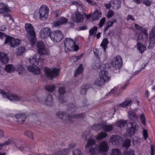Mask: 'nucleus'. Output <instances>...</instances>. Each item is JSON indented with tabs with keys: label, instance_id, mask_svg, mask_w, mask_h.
<instances>
[{
	"label": "nucleus",
	"instance_id": "43",
	"mask_svg": "<svg viewBox=\"0 0 155 155\" xmlns=\"http://www.w3.org/2000/svg\"><path fill=\"white\" fill-rule=\"evenodd\" d=\"M130 145V140L129 139L125 140L123 143V146L126 148L129 147Z\"/></svg>",
	"mask_w": 155,
	"mask_h": 155
},
{
	"label": "nucleus",
	"instance_id": "13",
	"mask_svg": "<svg viewBox=\"0 0 155 155\" xmlns=\"http://www.w3.org/2000/svg\"><path fill=\"white\" fill-rule=\"evenodd\" d=\"M39 14L40 19L44 20L48 17V8L44 5L40 9Z\"/></svg>",
	"mask_w": 155,
	"mask_h": 155
},
{
	"label": "nucleus",
	"instance_id": "28",
	"mask_svg": "<svg viewBox=\"0 0 155 155\" xmlns=\"http://www.w3.org/2000/svg\"><path fill=\"white\" fill-rule=\"evenodd\" d=\"M56 117L57 118L64 121L66 120L68 115L65 112H58L56 113Z\"/></svg>",
	"mask_w": 155,
	"mask_h": 155
},
{
	"label": "nucleus",
	"instance_id": "59",
	"mask_svg": "<svg viewBox=\"0 0 155 155\" xmlns=\"http://www.w3.org/2000/svg\"><path fill=\"white\" fill-rule=\"evenodd\" d=\"M13 142V141L11 140H8L5 142L4 143L2 144L3 147L5 145H7L10 144H12Z\"/></svg>",
	"mask_w": 155,
	"mask_h": 155
},
{
	"label": "nucleus",
	"instance_id": "11",
	"mask_svg": "<svg viewBox=\"0 0 155 155\" xmlns=\"http://www.w3.org/2000/svg\"><path fill=\"white\" fill-rule=\"evenodd\" d=\"M63 37V35L61 31L57 30L51 32L50 36L51 39L53 42L60 41Z\"/></svg>",
	"mask_w": 155,
	"mask_h": 155
},
{
	"label": "nucleus",
	"instance_id": "35",
	"mask_svg": "<svg viewBox=\"0 0 155 155\" xmlns=\"http://www.w3.org/2000/svg\"><path fill=\"white\" fill-rule=\"evenodd\" d=\"M110 153V155H121V152L120 149H111Z\"/></svg>",
	"mask_w": 155,
	"mask_h": 155
},
{
	"label": "nucleus",
	"instance_id": "26",
	"mask_svg": "<svg viewBox=\"0 0 155 155\" xmlns=\"http://www.w3.org/2000/svg\"><path fill=\"white\" fill-rule=\"evenodd\" d=\"M101 16V13L100 11L97 10L95 11L92 14V21L98 20Z\"/></svg>",
	"mask_w": 155,
	"mask_h": 155
},
{
	"label": "nucleus",
	"instance_id": "19",
	"mask_svg": "<svg viewBox=\"0 0 155 155\" xmlns=\"http://www.w3.org/2000/svg\"><path fill=\"white\" fill-rule=\"evenodd\" d=\"M147 40H145V39L143 41L142 40L138 41H137V43L136 47L140 53L141 54L143 53V52L146 50V46L142 44L141 43L139 42V41H145Z\"/></svg>",
	"mask_w": 155,
	"mask_h": 155
},
{
	"label": "nucleus",
	"instance_id": "48",
	"mask_svg": "<svg viewBox=\"0 0 155 155\" xmlns=\"http://www.w3.org/2000/svg\"><path fill=\"white\" fill-rule=\"evenodd\" d=\"M116 19L112 18L110 21H108L106 23L110 27H111L113 26L114 23L116 22Z\"/></svg>",
	"mask_w": 155,
	"mask_h": 155
},
{
	"label": "nucleus",
	"instance_id": "9",
	"mask_svg": "<svg viewBox=\"0 0 155 155\" xmlns=\"http://www.w3.org/2000/svg\"><path fill=\"white\" fill-rule=\"evenodd\" d=\"M37 46L38 48V51L40 55L41 54L49 55L50 51L49 49L45 48L44 43L41 41H38L37 42Z\"/></svg>",
	"mask_w": 155,
	"mask_h": 155
},
{
	"label": "nucleus",
	"instance_id": "40",
	"mask_svg": "<svg viewBox=\"0 0 155 155\" xmlns=\"http://www.w3.org/2000/svg\"><path fill=\"white\" fill-rule=\"evenodd\" d=\"M0 12L7 11L9 10L8 7L5 4L2 2H0Z\"/></svg>",
	"mask_w": 155,
	"mask_h": 155
},
{
	"label": "nucleus",
	"instance_id": "39",
	"mask_svg": "<svg viewBox=\"0 0 155 155\" xmlns=\"http://www.w3.org/2000/svg\"><path fill=\"white\" fill-rule=\"evenodd\" d=\"M91 67L94 69H97L99 68L100 70H101L104 68V64L101 65L100 64L97 63H94L92 64Z\"/></svg>",
	"mask_w": 155,
	"mask_h": 155
},
{
	"label": "nucleus",
	"instance_id": "23",
	"mask_svg": "<svg viewBox=\"0 0 155 155\" xmlns=\"http://www.w3.org/2000/svg\"><path fill=\"white\" fill-rule=\"evenodd\" d=\"M15 117L18 122L21 124H23L26 118V115L24 113L17 114L15 115Z\"/></svg>",
	"mask_w": 155,
	"mask_h": 155
},
{
	"label": "nucleus",
	"instance_id": "50",
	"mask_svg": "<svg viewBox=\"0 0 155 155\" xmlns=\"http://www.w3.org/2000/svg\"><path fill=\"white\" fill-rule=\"evenodd\" d=\"M102 125H103L101 124H95L93 126V128L94 130H98L101 128H102Z\"/></svg>",
	"mask_w": 155,
	"mask_h": 155
},
{
	"label": "nucleus",
	"instance_id": "56",
	"mask_svg": "<svg viewBox=\"0 0 155 155\" xmlns=\"http://www.w3.org/2000/svg\"><path fill=\"white\" fill-rule=\"evenodd\" d=\"M58 92L59 94L61 95L64 94L65 92V88L63 87H60L58 89Z\"/></svg>",
	"mask_w": 155,
	"mask_h": 155
},
{
	"label": "nucleus",
	"instance_id": "21",
	"mask_svg": "<svg viewBox=\"0 0 155 155\" xmlns=\"http://www.w3.org/2000/svg\"><path fill=\"white\" fill-rule=\"evenodd\" d=\"M121 140V138L120 136L112 135L110 137V142H111L113 144L117 145Z\"/></svg>",
	"mask_w": 155,
	"mask_h": 155
},
{
	"label": "nucleus",
	"instance_id": "42",
	"mask_svg": "<svg viewBox=\"0 0 155 155\" xmlns=\"http://www.w3.org/2000/svg\"><path fill=\"white\" fill-rule=\"evenodd\" d=\"M107 136V134L104 132H102L98 134L96 137L97 140H100L106 137Z\"/></svg>",
	"mask_w": 155,
	"mask_h": 155
},
{
	"label": "nucleus",
	"instance_id": "44",
	"mask_svg": "<svg viewBox=\"0 0 155 155\" xmlns=\"http://www.w3.org/2000/svg\"><path fill=\"white\" fill-rule=\"evenodd\" d=\"M10 12V10L7 11H4L0 12V14H2L3 15V16L5 17H9V20H12L13 21H14V20L12 19V17L8 13V12Z\"/></svg>",
	"mask_w": 155,
	"mask_h": 155
},
{
	"label": "nucleus",
	"instance_id": "41",
	"mask_svg": "<svg viewBox=\"0 0 155 155\" xmlns=\"http://www.w3.org/2000/svg\"><path fill=\"white\" fill-rule=\"evenodd\" d=\"M55 87L54 85H48L45 86V89L48 91L52 92L54 91Z\"/></svg>",
	"mask_w": 155,
	"mask_h": 155
},
{
	"label": "nucleus",
	"instance_id": "58",
	"mask_svg": "<svg viewBox=\"0 0 155 155\" xmlns=\"http://www.w3.org/2000/svg\"><path fill=\"white\" fill-rule=\"evenodd\" d=\"M152 1L151 0H144L143 3L146 6H149L151 5Z\"/></svg>",
	"mask_w": 155,
	"mask_h": 155
},
{
	"label": "nucleus",
	"instance_id": "22",
	"mask_svg": "<svg viewBox=\"0 0 155 155\" xmlns=\"http://www.w3.org/2000/svg\"><path fill=\"white\" fill-rule=\"evenodd\" d=\"M85 115L84 113H81L78 114H74L72 116L69 115L68 117V120L70 123L73 122L72 119L74 118H82L84 117Z\"/></svg>",
	"mask_w": 155,
	"mask_h": 155
},
{
	"label": "nucleus",
	"instance_id": "6",
	"mask_svg": "<svg viewBox=\"0 0 155 155\" xmlns=\"http://www.w3.org/2000/svg\"><path fill=\"white\" fill-rule=\"evenodd\" d=\"M45 75L47 78L50 79L54 78L59 75L60 69L56 68L50 69L48 67L44 68Z\"/></svg>",
	"mask_w": 155,
	"mask_h": 155
},
{
	"label": "nucleus",
	"instance_id": "5",
	"mask_svg": "<svg viewBox=\"0 0 155 155\" xmlns=\"http://www.w3.org/2000/svg\"><path fill=\"white\" fill-rule=\"evenodd\" d=\"M134 27L136 29L139 30L141 33H136V35L137 36V41H143L145 39L147 40L148 38V35L147 30L143 27L137 24H134Z\"/></svg>",
	"mask_w": 155,
	"mask_h": 155
},
{
	"label": "nucleus",
	"instance_id": "45",
	"mask_svg": "<svg viewBox=\"0 0 155 155\" xmlns=\"http://www.w3.org/2000/svg\"><path fill=\"white\" fill-rule=\"evenodd\" d=\"M89 86L88 85L85 84L83 85L81 87V94L83 95L85 94Z\"/></svg>",
	"mask_w": 155,
	"mask_h": 155
},
{
	"label": "nucleus",
	"instance_id": "63",
	"mask_svg": "<svg viewBox=\"0 0 155 155\" xmlns=\"http://www.w3.org/2000/svg\"><path fill=\"white\" fill-rule=\"evenodd\" d=\"M66 100L63 97H60L59 99V102L61 104H63L65 102Z\"/></svg>",
	"mask_w": 155,
	"mask_h": 155
},
{
	"label": "nucleus",
	"instance_id": "54",
	"mask_svg": "<svg viewBox=\"0 0 155 155\" xmlns=\"http://www.w3.org/2000/svg\"><path fill=\"white\" fill-rule=\"evenodd\" d=\"M106 21V18L104 17L101 18L100 21L99 23V25L100 28H101L103 26Z\"/></svg>",
	"mask_w": 155,
	"mask_h": 155
},
{
	"label": "nucleus",
	"instance_id": "20",
	"mask_svg": "<svg viewBox=\"0 0 155 155\" xmlns=\"http://www.w3.org/2000/svg\"><path fill=\"white\" fill-rule=\"evenodd\" d=\"M8 57L7 54L5 53L0 52V61L3 64L7 63L8 61Z\"/></svg>",
	"mask_w": 155,
	"mask_h": 155
},
{
	"label": "nucleus",
	"instance_id": "15",
	"mask_svg": "<svg viewBox=\"0 0 155 155\" xmlns=\"http://www.w3.org/2000/svg\"><path fill=\"white\" fill-rule=\"evenodd\" d=\"M51 32V30L49 28H43L40 31V36L42 38H45L49 35L50 36Z\"/></svg>",
	"mask_w": 155,
	"mask_h": 155
},
{
	"label": "nucleus",
	"instance_id": "25",
	"mask_svg": "<svg viewBox=\"0 0 155 155\" xmlns=\"http://www.w3.org/2000/svg\"><path fill=\"white\" fill-rule=\"evenodd\" d=\"M111 7L114 9H117L120 7L121 2L119 0H113L110 2Z\"/></svg>",
	"mask_w": 155,
	"mask_h": 155
},
{
	"label": "nucleus",
	"instance_id": "53",
	"mask_svg": "<svg viewBox=\"0 0 155 155\" xmlns=\"http://www.w3.org/2000/svg\"><path fill=\"white\" fill-rule=\"evenodd\" d=\"M24 134L25 136L28 137L32 139V133L31 132L29 131H25L24 132Z\"/></svg>",
	"mask_w": 155,
	"mask_h": 155
},
{
	"label": "nucleus",
	"instance_id": "60",
	"mask_svg": "<svg viewBox=\"0 0 155 155\" xmlns=\"http://www.w3.org/2000/svg\"><path fill=\"white\" fill-rule=\"evenodd\" d=\"M143 136L145 140H146L148 137L147 130H143Z\"/></svg>",
	"mask_w": 155,
	"mask_h": 155
},
{
	"label": "nucleus",
	"instance_id": "24",
	"mask_svg": "<svg viewBox=\"0 0 155 155\" xmlns=\"http://www.w3.org/2000/svg\"><path fill=\"white\" fill-rule=\"evenodd\" d=\"M155 45V35L150 34L149 39V45L148 47V49L152 48Z\"/></svg>",
	"mask_w": 155,
	"mask_h": 155
},
{
	"label": "nucleus",
	"instance_id": "1",
	"mask_svg": "<svg viewBox=\"0 0 155 155\" xmlns=\"http://www.w3.org/2000/svg\"><path fill=\"white\" fill-rule=\"evenodd\" d=\"M30 63L32 64L27 67L28 71L33 74H39L40 72V69L37 66V65H41L43 61V59L41 58L39 54H36L29 58Z\"/></svg>",
	"mask_w": 155,
	"mask_h": 155
},
{
	"label": "nucleus",
	"instance_id": "37",
	"mask_svg": "<svg viewBox=\"0 0 155 155\" xmlns=\"http://www.w3.org/2000/svg\"><path fill=\"white\" fill-rule=\"evenodd\" d=\"M127 123L126 120H120L117 121L116 123V125L117 127L121 128L125 126Z\"/></svg>",
	"mask_w": 155,
	"mask_h": 155
},
{
	"label": "nucleus",
	"instance_id": "10",
	"mask_svg": "<svg viewBox=\"0 0 155 155\" xmlns=\"http://www.w3.org/2000/svg\"><path fill=\"white\" fill-rule=\"evenodd\" d=\"M20 41L18 39H15L10 36L6 37L5 42V44H7L11 47L15 48L19 45Z\"/></svg>",
	"mask_w": 155,
	"mask_h": 155
},
{
	"label": "nucleus",
	"instance_id": "38",
	"mask_svg": "<svg viewBox=\"0 0 155 155\" xmlns=\"http://www.w3.org/2000/svg\"><path fill=\"white\" fill-rule=\"evenodd\" d=\"M129 117L130 119L134 120L137 118V116L134 110H131L128 112Z\"/></svg>",
	"mask_w": 155,
	"mask_h": 155
},
{
	"label": "nucleus",
	"instance_id": "7",
	"mask_svg": "<svg viewBox=\"0 0 155 155\" xmlns=\"http://www.w3.org/2000/svg\"><path fill=\"white\" fill-rule=\"evenodd\" d=\"M64 44L65 48L70 51H76L78 50V46L75 45L73 39L67 38L64 41Z\"/></svg>",
	"mask_w": 155,
	"mask_h": 155
},
{
	"label": "nucleus",
	"instance_id": "30",
	"mask_svg": "<svg viewBox=\"0 0 155 155\" xmlns=\"http://www.w3.org/2000/svg\"><path fill=\"white\" fill-rule=\"evenodd\" d=\"M132 102L131 99H126L122 103L119 104V106L120 107H124L130 105Z\"/></svg>",
	"mask_w": 155,
	"mask_h": 155
},
{
	"label": "nucleus",
	"instance_id": "27",
	"mask_svg": "<svg viewBox=\"0 0 155 155\" xmlns=\"http://www.w3.org/2000/svg\"><path fill=\"white\" fill-rule=\"evenodd\" d=\"M94 52L95 55L100 60L104 61L107 58V56L104 51L103 53L99 54L96 53L94 50Z\"/></svg>",
	"mask_w": 155,
	"mask_h": 155
},
{
	"label": "nucleus",
	"instance_id": "47",
	"mask_svg": "<svg viewBox=\"0 0 155 155\" xmlns=\"http://www.w3.org/2000/svg\"><path fill=\"white\" fill-rule=\"evenodd\" d=\"M53 97L52 96L50 95L49 94L46 97L45 99L46 104L47 105H49V103H50L52 101Z\"/></svg>",
	"mask_w": 155,
	"mask_h": 155
},
{
	"label": "nucleus",
	"instance_id": "52",
	"mask_svg": "<svg viewBox=\"0 0 155 155\" xmlns=\"http://www.w3.org/2000/svg\"><path fill=\"white\" fill-rule=\"evenodd\" d=\"M114 15V13L113 11L110 10H109L108 12L107 17L108 18H111Z\"/></svg>",
	"mask_w": 155,
	"mask_h": 155
},
{
	"label": "nucleus",
	"instance_id": "61",
	"mask_svg": "<svg viewBox=\"0 0 155 155\" xmlns=\"http://www.w3.org/2000/svg\"><path fill=\"white\" fill-rule=\"evenodd\" d=\"M117 88L116 87H114V88L112 90H111L110 92L106 94V95L107 96H109L110 94L114 93L116 91Z\"/></svg>",
	"mask_w": 155,
	"mask_h": 155
},
{
	"label": "nucleus",
	"instance_id": "17",
	"mask_svg": "<svg viewBox=\"0 0 155 155\" xmlns=\"http://www.w3.org/2000/svg\"><path fill=\"white\" fill-rule=\"evenodd\" d=\"M68 19L64 17H60L56 21L52 23V25L54 27H58L60 25H63L67 23L68 22Z\"/></svg>",
	"mask_w": 155,
	"mask_h": 155
},
{
	"label": "nucleus",
	"instance_id": "12",
	"mask_svg": "<svg viewBox=\"0 0 155 155\" xmlns=\"http://www.w3.org/2000/svg\"><path fill=\"white\" fill-rule=\"evenodd\" d=\"M128 129L127 130V134L130 137L132 136L137 130V126L135 122H129L127 124Z\"/></svg>",
	"mask_w": 155,
	"mask_h": 155
},
{
	"label": "nucleus",
	"instance_id": "49",
	"mask_svg": "<svg viewBox=\"0 0 155 155\" xmlns=\"http://www.w3.org/2000/svg\"><path fill=\"white\" fill-rule=\"evenodd\" d=\"M15 68V70L18 71L19 74L21 73L24 70V68L21 65H18Z\"/></svg>",
	"mask_w": 155,
	"mask_h": 155
},
{
	"label": "nucleus",
	"instance_id": "14",
	"mask_svg": "<svg viewBox=\"0 0 155 155\" xmlns=\"http://www.w3.org/2000/svg\"><path fill=\"white\" fill-rule=\"evenodd\" d=\"M72 20L76 23L82 21L84 20L83 15L78 11H76L75 14H73L71 16Z\"/></svg>",
	"mask_w": 155,
	"mask_h": 155
},
{
	"label": "nucleus",
	"instance_id": "57",
	"mask_svg": "<svg viewBox=\"0 0 155 155\" xmlns=\"http://www.w3.org/2000/svg\"><path fill=\"white\" fill-rule=\"evenodd\" d=\"M124 155H134V151L132 150H127L125 152Z\"/></svg>",
	"mask_w": 155,
	"mask_h": 155
},
{
	"label": "nucleus",
	"instance_id": "4",
	"mask_svg": "<svg viewBox=\"0 0 155 155\" xmlns=\"http://www.w3.org/2000/svg\"><path fill=\"white\" fill-rule=\"evenodd\" d=\"M25 27V31L27 32V36L32 44H34L36 41V38L34 27L30 23H26Z\"/></svg>",
	"mask_w": 155,
	"mask_h": 155
},
{
	"label": "nucleus",
	"instance_id": "46",
	"mask_svg": "<svg viewBox=\"0 0 155 155\" xmlns=\"http://www.w3.org/2000/svg\"><path fill=\"white\" fill-rule=\"evenodd\" d=\"M97 27L95 26L90 29L89 31V35L92 36L95 34L97 32Z\"/></svg>",
	"mask_w": 155,
	"mask_h": 155
},
{
	"label": "nucleus",
	"instance_id": "2",
	"mask_svg": "<svg viewBox=\"0 0 155 155\" xmlns=\"http://www.w3.org/2000/svg\"><path fill=\"white\" fill-rule=\"evenodd\" d=\"M0 94H2L4 98H7L11 101H16L21 102L31 101L30 100L27 99L25 97L23 96L7 93L1 89H0Z\"/></svg>",
	"mask_w": 155,
	"mask_h": 155
},
{
	"label": "nucleus",
	"instance_id": "36",
	"mask_svg": "<svg viewBox=\"0 0 155 155\" xmlns=\"http://www.w3.org/2000/svg\"><path fill=\"white\" fill-rule=\"evenodd\" d=\"M102 129L105 131H110L113 130V126L112 124L108 125H103L102 127Z\"/></svg>",
	"mask_w": 155,
	"mask_h": 155
},
{
	"label": "nucleus",
	"instance_id": "51",
	"mask_svg": "<svg viewBox=\"0 0 155 155\" xmlns=\"http://www.w3.org/2000/svg\"><path fill=\"white\" fill-rule=\"evenodd\" d=\"M140 119L143 124L145 125L146 124V118L143 114H142L140 115Z\"/></svg>",
	"mask_w": 155,
	"mask_h": 155
},
{
	"label": "nucleus",
	"instance_id": "55",
	"mask_svg": "<svg viewBox=\"0 0 155 155\" xmlns=\"http://www.w3.org/2000/svg\"><path fill=\"white\" fill-rule=\"evenodd\" d=\"M73 155H81V151L78 149H74L73 151Z\"/></svg>",
	"mask_w": 155,
	"mask_h": 155
},
{
	"label": "nucleus",
	"instance_id": "34",
	"mask_svg": "<svg viewBox=\"0 0 155 155\" xmlns=\"http://www.w3.org/2000/svg\"><path fill=\"white\" fill-rule=\"evenodd\" d=\"M84 70L83 65L82 64H80L74 74V76H76L78 74H81Z\"/></svg>",
	"mask_w": 155,
	"mask_h": 155
},
{
	"label": "nucleus",
	"instance_id": "32",
	"mask_svg": "<svg viewBox=\"0 0 155 155\" xmlns=\"http://www.w3.org/2000/svg\"><path fill=\"white\" fill-rule=\"evenodd\" d=\"M5 70L8 72H12L16 70V68L11 64H8L6 66Z\"/></svg>",
	"mask_w": 155,
	"mask_h": 155
},
{
	"label": "nucleus",
	"instance_id": "29",
	"mask_svg": "<svg viewBox=\"0 0 155 155\" xmlns=\"http://www.w3.org/2000/svg\"><path fill=\"white\" fill-rule=\"evenodd\" d=\"M104 81H103L100 77L95 79L94 82V84L98 87L104 85Z\"/></svg>",
	"mask_w": 155,
	"mask_h": 155
},
{
	"label": "nucleus",
	"instance_id": "8",
	"mask_svg": "<svg viewBox=\"0 0 155 155\" xmlns=\"http://www.w3.org/2000/svg\"><path fill=\"white\" fill-rule=\"evenodd\" d=\"M123 64L122 59L120 56L115 57L110 63L111 66L115 69H119Z\"/></svg>",
	"mask_w": 155,
	"mask_h": 155
},
{
	"label": "nucleus",
	"instance_id": "31",
	"mask_svg": "<svg viewBox=\"0 0 155 155\" xmlns=\"http://www.w3.org/2000/svg\"><path fill=\"white\" fill-rule=\"evenodd\" d=\"M25 50V47H19L16 49V54L17 55L20 56L23 54Z\"/></svg>",
	"mask_w": 155,
	"mask_h": 155
},
{
	"label": "nucleus",
	"instance_id": "64",
	"mask_svg": "<svg viewBox=\"0 0 155 155\" xmlns=\"http://www.w3.org/2000/svg\"><path fill=\"white\" fill-rule=\"evenodd\" d=\"M127 21H128L129 20L133 21L134 20V18L132 15H128L127 17Z\"/></svg>",
	"mask_w": 155,
	"mask_h": 155
},
{
	"label": "nucleus",
	"instance_id": "62",
	"mask_svg": "<svg viewBox=\"0 0 155 155\" xmlns=\"http://www.w3.org/2000/svg\"><path fill=\"white\" fill-rule=\"evenodd\" d=\"M154 146L151 145L150 146V155H154Z\"/></svg>",
	"mask_w": 155,
	"mask_h": 155
},
{
	"label": "nucleus",
	"instance_id": "33",
	"mask_svg": "<svg viewBox=\"0 0 155 155\" xmlns=\"http://www.w3.org/2000/svg\"><path fill=\"white\" fill-rule=\"evenodd\" d=\"M109 41L107 39L105 38L103 40L101 44L100 45L103 48L104 52H105L107 48V45Z\"/></svg>",
	"mask_w": 155,
	"mask_h": 155
},
{
	"label": "nucleus",
	"instance_id": "18",
	"mask_svg": "<svg viewBox=\"0 0 155 155\" xmlns=\"http://www.w3.org/2000/svg\"><path fill=\"white\" fill-rule=\"evenodd\" d=\"M95 141L92 138H90L87 140L86 144L85 145V148L86 149L89 148V153H90V149L92 148L94 150L96 149Z\"/></svg>",
	"mask_w": 155,
	"mask_h": 155
},
{
	"label": "nucleus",
	"instance_id": "3",
	"mask_svg": "<svg viewBox=\"0 0 155 155\" xmlns=\"http://www.w3.org/2000/svg\"><path fill=\"white\" fill-rule=\"evenodd\" d=\"M109 149L108 143L107 141H103L100 143L98 145H96V149L91 148L90 150L91 155H95L99 154L100 152L103 153L107 152Z\"/></svg>",
	"mask_w": 155,
	"mask_h": 155
},
{
	"label": "nucleus",
	"instance_id": "16",
	"mask_svg": "<svg viewBox=\"0 0 155 155\" xmlns=\"http://www.w3.org/2000/svg\"><path fill=\"white\" fill-rule=\"evenodd\" d=\"M99 77L104 81V83L108 82L110 80V77L107 71L104 70H102L99 74Z\"/></svg>",
	"mask_w": 155,
	"mask_h": 155
}]
</instances>
